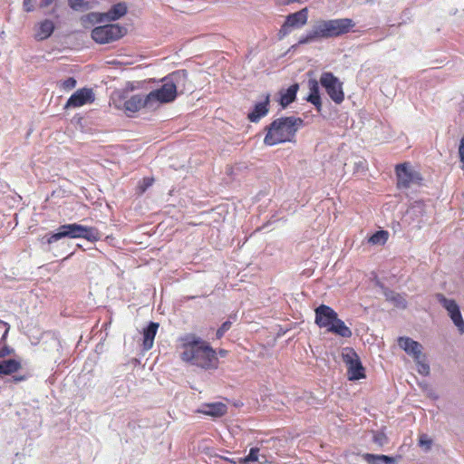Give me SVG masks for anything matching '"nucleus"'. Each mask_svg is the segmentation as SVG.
I'll list each match as a JSON object with an SVG mask.
<instances>
[{
    "label": "nucleus",
    "mask_w": 464,
    "mask_h": 464,
    "mask_svg": "<svg viewBox=\"0 0 464 464\" xmlns=\"http://www.w3.org/2000/svg\"><path fill=\"white\" fill-rule=\"evenodd\" d=\"M298 88V84L295 83L288 87L285 91H282L280 92L279 102L283 108L287 107L290 103H292L295 101Z\"/></svg>",
    "instance_id": "5701e85b"
},
{
    "label": "nucleus",
    "mask_w": 464,
    "mask_h": 464,
    "mask_svg": "<svg viewBox=\"0 0 464 464\" xmlns=\"http://www.w3.org/2000/svg\"><path fill=\"white\" fill-rule=\"evenodd\" d=\"M232 323L230 321H226L222 324V325L217 330L216 336L218 339H220L224 334L230 329Z\"/></svg>",
    "instance_id": "72a5a7b5"
},
{
    "label": "nucleus",
    "mask_w": 464,
    "mask_h": 464,
    "mask_svg": "<svg viewBox=\"0 0 464 464\" xmlns=\"http://www.w3.org/2000/svg\"><path fill=\"white\" fill-rule=\"evenodd\" d=\"M184 346H190L193 348L194 346H198V348H211L210 345L204 342L200 337L196 336L195 334H187L184 338Z\"/></svg>",
    "instance_id": "a878e982"
},
{
    "label": "nucleus",
    "mask_w": 464,
    "mask_h": 464,
    "mask_svg": "<svg viewBox=\"0 0 464 464\" xmlns=\"http://www.w3.org/2000/svg\"><path fill=\"white\" fill-rule=\"evenodd\" d=\"M363 459L367 464H393L394 459L387 455H375L366 453Z\"/></svg>",
    "instance_id": "393cba45"
},
{
    "label": "nucleus",
    "mask_w": 464,
    "mask_h": 464,
    "mask_svg": "<svg viewBox=\"0 0 464 464\" xmlns=\"http://www.w3.org/2000/svg\"><path fill=\"white\" fill-rule=\"evenodd\" d=\"M419 445L425 450H430L432 440L427 434H421L419 439Z\"/></svg>",
    "instance_id": "7c9ffc66"
},
{
    "label": "nucleus",
    "mask_w": 464,
    "mask_h": 464,
    "mask_svg": "<svg viewBox=\"0 0 464 464\" xmlns=\"http://www.w3.org/2000/svg\"><path fill=\"white\" fill-rule=\"evenodd\" d=\"M398 346L399 348L404 349V348H420V344L413 341L412 339L409 337H399L398 338Z\"/></svg>",
    "instance_id": "cd10ccee"
},
{
    "label": "nucleus",
    "mask_w": 464,
    "mask_h": 464,
    "mask_svg": "<svg viewBox=\"0 0 464 464\" xmlns=\"http://www.w3.org/2000/svg\"><path fill=\"white\" fill-rule=\"evenodd\" d=\"M153 179L146 178L142 181L141 191L144 192L147 188L152 185Z\"/></svg>",
    "instance_id": "79ce46f5"
},
{
    "label": "nucleus",
    "mask_w": 464,
    "mask_h": 464,
    "mask_svg": "<svg viewBox=\"0 0 464 464\" xmlns=\"http://www.w3.org/2000/svg\"><path fill=\"white\" fill-rule=\"evenodd\" d=\"M429 396H430V398L434 399V400L438 399V396H437L435 393H433V392H430V393L429 394Z\"/></svg>",
    "instance_id": "8fccbe9b"
},
{
    "label": "nucleus",
    "mask_w": 464,
    "mask_h": 464,
    "mask_svg": "<svg viewBox=\"0 0 464 464\" xmlns=\"http://www.w3.org/2000/svg\"><path fill=\"white\" fill-rule=\"evenodd\" d=\"M386 436L384 433H376L373 435V441L382 446L386 442Z\"/></svg>",
    "instance_id": "58836bf2"
},
{
    "label": "nucleus",
    "mask_w": 464,
    "mask_h": 464,
    "mask_svg": "<svg viewBox=\"0 0 464 464\" xmlns=\"http://www.w3.org/2000/svg\"><path fill=\"white\" fill-rule=\"evenodd\" d=\"M13 378L15 382H23L26 379L24 375L14 376Z\"/></svg>",
    "instance_id": "49530a36"
},
{
    "label": "nucleus",
    "mask_w": 464,
    "mask_h": 464,
    "mask_svg": "<svg viewBox=\"0 0 464 464\" xmlns=\"http://www.w3.org/2000/svg\"><path fill=\"white\" fill-rule=\"evenodd\" d=\"M126 29L116 24L97 26L92 31V38L98 44H104L121 38Z\"/></svg>",
    "instance_id": "6e6552de"
},
{
    "label": "nucleus",
    "mask_w": 464,
    "mask_h": 464,
    "mask_svg": "<svg viewBox=\"0 0 464 464\" xmlns=\"http://www.w3.org/2000/svg\"><path fill=\"white\" fill-rule=\"evenodd\" d=\"M94 101V93L92 89L82 88L77 90L67 101L64 108H78Z\"/></svg>",
    "instance_id": "4468645a"
},
{
    "label": "nucleus",
    "mask_w": 464,
    "mask_h": 464,
    "mask_svg": "<svg viewBox=\"0 0 464 464\" xmlns=\"http://www.w3.org/2000/svg\"><path fill=\"white\" fill-rule=\"evenodd\" d=\"M277 3L279 5H288L290 3H294V2H296L297 0H276Z\"/></svg>",
    "instance_id": "a18cd8bd"
},
{
    "label": "nucleus",
    "mask_w": 464,
    "mask_h": 464,
    "mask_svg": "<svg viewBox=\"0 0 464 464\" xmlns=\"http://www.w3.org/2000/svg\"><path fill=\"white\" fill-rule=\"evenodd\" d=\"M258 452L259 449L256 447L251 448L249 453L246 457L240 459V462H250V461H257L258 459Z\"/></svg>",
    "instance_id": "c756f323"
},
{
    "label": "nucleus",
    "mask_w": 464,
    "mask_h": 464,
    "mask_svg": "<svg viewBox=\"0 0 464 464\" xmlns=\"http://www.w3.org/2000/svg\"><path fill=\"white\" fill-rule=\"evenodd\" d=\"M314 312L315 323L320 328H325L328 332L343 338L352 336L351 329L338 318L337 313L330 306L321 304Z\"/></svg>",
    "instance_id": "7ed1b4c3"
},
{
    "label": "nucleus",
    "mask_w": 464,
    "mask_h": 464,
    "mask_svg": "<svg viewBox=\"0 0 464 464\" xmlns=\"http://www.w3.org/2000/svg\"><path fill=\"white\" fill-rule=\"evenodd\" d=\"M308 20V9L306 7L298 12L290 14L286 16L285 23L282 24L278 36L283 39L290 34L294 28H301L306 24Z\"/></svg>",
    "instance_id": "9b49d317"
},
{
    "label": "nucleus",
    "mask_w": 464,
    "mask_h": 464,
    "mask_svg": "<svg viewBox=\"0 0 464 464\" xmlns=\"http://www.w3.org/2000/svg\"><path fill=\"white\" fill-rule=\"evenodd\" d=\"M218 352H219V353H219V355H220L221 357H224V356H226L227 350L220 349V350H218Z\"/></svg>",
    "instance_id": "de8ad7c7"
},
{
    "label": "nucleus",
    "mask_w": 464,
    "mask_h": 464,
    "mask_svg": "<svg viewBox=\"0 0 464 464\" xmlns=\"http://www.w3.org/2000/svg\"><path fill=\"white\" fill-rule=\"evenodd\" d=\"M14 350H0V358L9 355Z\"/></svg>",
    "instance_id": "c03bdc74"
},
{
    "label": "nucleus",
    "mask_w": 464,
    "mask_h": 464,
    "mask_svg": "<svg viewBox=\"0 0 464 464\" xmlns=\"http://www.w3.org/2000/svg\"><path fill=\"white\" fill-rule=\"evenodd\" d=\"M69 6L75 11L88 9V3L85 0H68Z\"/></svg>",
    "instance_id": "c85d7f7f"
},
{
    "label": "nucleus",
    "mask_w": 464,
    "mask_h": 464,
    "mask_svg": "<svg viewBox=\"0 0 464 464\" xmlns=\"http://www.w3.org/2000/svg\"><path fill=\"white\" fill-rule=\"evenodd\" d=\"M63 237L84 238L96 242L101 238V235L94 227L72 223L60 226L56 233L46 235L44 238L48 245H51Z\"/></svg>",
    "instance_id": "20e7f679"
},
{
    "label": "nucleus",
    "mask_w": 464,
    "mask_h": 464,
    "mask_svg": "<svg viewBox=\"0 0 464 464\" xmlns=\"http://www.w3.org/2000/svg\"><path fill=\"white\" fill-rule=\"evenodd\" d=\"M9 327L6 323L0 321V341L5 340L8 334Z\"/></svg>",
    "instance_id": "4c0bfd02"
},
{
    "label": "nucleus",
    "mask_w": 464,
    "mask_h": 464,
    "mask_svg": "<svg viewBox=\"0 0 464 464\" xmlns=\"http://www.w3.org/2000/svg\"><path fill=\"white\" fill-rule=\"evenodd\" d=\"M54 23L50 19H44L35 26L34 38L44 41L49 38L54 31Z\"/></svg>",
    "instance_id": "a211bd4d"
},
{
    "label": "nucleus",
    "mask_w": 464,
    "mask_h": 464,
    "mask_svg": "<svg viewBox=\"0 0 464 464\" xmlns=\"http://www.w3.org/2000/svg\"><path fill=\"white\" fill-rule=\"evenodd\" d=\"M304 121L299 117H281L273 121L266 127L264 143L274 146L284 142H292L298 130L303 127Z\"/></svg>",
    "instance_id": "f257e3e1"
},
{
    "label": "nucleus",
    "mask_w": 464,
    "mask_h": 464,
    "mask_svg": "<svg viewBox=\"0 0 464 464\" xmlns=\"http://www.w3.org/2000/svg\"><path fill=\"white\" fill-rule=\"evenodd\" d=\"M23 9L27 13H31L34 10V7L32 4V0H24L23 2Z\"/></svg>",
    "instance_id": "ea45409f"
},
{
    "label": "nucleus",
    "mask_w": 464,
    "mask_h": 464,
    "mask_svg": "<svg viewBox=\"0 0 464 464\" xmlns=\"http://www.w3.org/2000/svg\"><path fill=\"white\" fill-rule=\"evenodd\" d=\"M440 304L447 310L450 319L460 334L464 333V320L462 318L459 306L453 299H448L443 295H437Z\"/></svg>",
    "instance_id": "f8f14e48"
},
{
    "label": "nucleus",
    "mask_w": 464,
    "mask_h": 464,
    "mask_svg": "<svg viewBox=\"0 0 464 464\" xmlns=\"http://www.w3.org/2000/svg\"><path fill=\"white\" fill-rule=\"evenodd\" d=\"M319 82L315 79H310L308 81V87L310 90V95H320L319 94Z\"/></svg>",
    "instance_id": "473e14b6"
},
{
    "label": "nucleus",
    "mask_w": 464,
    "mask_h": 464,
    "mask_svg": "<svg viewBox=\"0 0 464 464\" xmlns=\"http://www.w3.org/2000/svg\"><path fill=\"white\" fill-rule=\"evenodd\" d=\"M397 186L399 188H409L412 185H419L422 180L420 174L405 162L396 166Z\"/></svg>",
    "instance_id": "9d476101"
},
{
    "label": "nucleus",
    "mask_w": 464,
    "mask_h": 464,
    "mask_svg": "<svg viewBox=\"0 0 464 464\" xmlns=\"http://www.w3.org/2000/svg\"><path fill=\"white\" fill-rule=\"evenodd\" d=\"M160 324L158 323L150 322L149 325L143 330V346L144 348H152L154 338Z\"/></svg>",
    "instance_id": "4be33fe9"
},
{
    "label": "nucleus",
    "mask_w": 464,
    "mask_h": 464,
    "mask_svg": "<svg viewBox=\"0 0 464 464\" xmlns=\"http://www.w3.org/2000/svg\"><path fill=\"white\" fill-rule=\"evenodd\" d=\"M319 82L335 103L340 104L343 102L344 100L343 82L334 73L330 72H323Z\"/></svg>",
    "instance_id": "1a4fd4ad"
},
{
    "label": "nucleus",
    "mask_w": 464,
    "mask_h": 464,
    "mask_svg": "<svg viewBox=\"0 0 464 464\" xmlns=\"http://www.w3.org/2000/svg\"><path fill=\"white\" fill-rule=\"evenodd\" d=\"M270 96L266 94L264 101L257 102L252 111L247 115V119L251 122H258L261 118L265 117L268 113Z\"/></svg>",
    "instance_id": "dca6fc26"
},
{
    "label": "nucleus",
    "mask_w": 464,
    "mask_h": 464,
    "mask_svg": "<svg viewBox=\"0 0 464 464\" xmlns=\"http://www.w3.org/2000/svg\"><path fill=\"white\" fill-rule=\"evenodd\" d=\"M382 294L383 295L385 296L386 300L390 301V302H392V300L395 298V296L397 295L398 293H395L394 291L392 290H390L388 288H385L384 286L382 285Z\"/></svg>",
    "instance_id": "e433bc0d"
},
{
    "label": "nucleus",
    "mask_w": 464,
    "mask_h": 464,
    "mask_svg": "<svg viewBox=\"0 0 464 464\" xmlns=\"http://www.w3.org/2000/svg\"><path fill=\"white\" fill-rule=\"evenodd\" d=\"M128 7L127 5L123 2L117 3L111 6V8L105 14H91L92 16H104L108 21H116L121 17L124 16L127 14Z\"/></svg>",
    "instance_id": "6ab92c4d"
},
{
    "label": "nucleus",
    "mask_w": 464,
    "mask_h": 464,
    "mask_svg": "<svg viewBox=\"0 0 464 464\" xmlns=\"http://www.w3.org/2000/svg\"><path fill=\"white\" fill-rule=\"evenodd\" d=\"M141 108L149 109V102H147V95L142 96L136 94L131 96L124 102V109L126 111L136 112Z\"/></svg>",
    "instance_id": "aec40b11"
},
{
    "label": "nucleus",
    "mask_w": 464,
    "mask_h": 464,
    "mask_svg": "<svg viewBox=\"0 0 464 464\" xmlns=\"http://www.w3.org/2000/svg\"><path fill=\"white\" fill-rule=\"evenodd\" d=\"M389 233L385 230H379L369 237V243L372 245L382 246L388 240Z\"/></svg>",
    "instance_id": "bb28decb"
},
{
    "label": "nucleus",
    "mask_w": 464,
    "mask_h": 464,
    "mask_svg": "<svg viewBox=\"0 0 464 464\" xmlns=\"http://www.w3.org/2000/svg\"><path fill=\"white\" fill-rule=\"evenodd\" d=\"M317 39H321V34L318 29L317 24H315L313 28L306 33V34L300 37L298 43L294 44L291 49H295L299 44H306L314 42Z\"/></svg>",
    "instance_id": "b1692460"
},
{
    "label": "nucleus",
    "mask_w": 464,
    "mask_h": 464,
    "mask_svg": "<svg viewBox=\"0 0 464 464\" xmlns=\"http://www.w3.org/2000/svg\"><path fill=\"white\" fill-rule=\"evenodd\" d=\"M58 84L63 90L71 91L76 86V80L73 77H69L66 80L60 82Z\"/></svg>",
    "instance_id": "2f4dec72"
},
{
    "label": "nucleus",
    "mask_w": 464,
    "mask_h": 464,
    "mask_svg": "<svg viewBox=\"0 0 464 464\" xmlns=\"http://www.w3.org/2000/svg\"><path fill=\"white\" fill-rule=\"evenodd\" d=\"M392 303L399 308L404 309L407 306V302H406L404 296L400 294H397V295L395 296V298L392 300Z\"/></svg>",
    "instance_id": "f704fd0d"
},
{
    "label": "nucleus",
    "mask_w": 464,
    "mask_h": 464,
    "mask_svg": "<svg viewBox=\"0 0 464 464\" xmlns=\"http://www.w3.org/2000/svg\"><path fill=\"white\" fill-rule=\"evenodd\" d=\"M307 101L314 104L317 111L321 110L322 102L320 95H308Z\"/></svg>",
    "instance_id": "c9c22d12"
},
{
    "label": "nucleus",
    "mask_w": 464,
    "mask_h": 464,
    "mask_svg": "<svg viewBox=\"0 0 464 464\" xmlns=\"http://www.w3.org/2000/svg\"><path fill=\"white\" fill-rule=\"evenodd\" d=\"M198 412L211 417H221L227 411V407L225 403L218 401L212 403H205L198 410Z\"/></svg>",
    "instance_id": "f3484780"
},
{
    "label": "nucleus",
    "mask_w": 464,
    "mask_h": 464,
    "mask_svg": "<svg viewBox=\"0 0 464 464\" xmlns=\"http://www.w3.org/2000/svg\"><path fill=\"white\" fill-rule=\"evenodd\" d=\"M321 38H334L350 32L355 23L350 18L322 20L316 23Z\"/></svg>",
    "instance_id": "39448f33"
},
{
    "label": "nucleus",
    "mask_w": 464,
    "mask_h": 464,
    "mask_svg": "<svg viewBox=\"0 0 464 464\" xmlns=\"http://www.w3.org/2000/svg\"><path fill=\"white\" fill-rule=\"evenodd\" d=\"M426 214V204L421 201H414L407 209L404 220L410 225L412 224L417 227H420L424 222V216Z\"/></svg>",
    "instance_id": "ddd939ff"
},
{
    "label": "nucleus",
    "mask_w": 464,
    "mask_h": 464,
    "mask_svg": "<svg viewBox=\"0 0 464 464\" xmlns=\"http://www.w3.org/2000/svg\"><path fill=\"white\" fill-rule=\"evenodd\" d=\"M186 77L187 72L179 70L163 78L161 86L147 94L149 110H153L161 103L173 102L177 97L178 86Z\"/></svg>",
    "instance_id": "f03ea898"
},
{
    "label": "nucleus",
    "mask_w": 464,
    "mask_h": 464,
    "mask_svg": "<svg viewBox=\"0 0 464 464\" xmlns=\"http://www.w3.org/2000/svg\"><path fill=\"white\" fill-rule=\"evenodd\" d=\"M459 160L462 163V169H464V137L460 140V144L459 148Z\"/></svg>",
    "instance_id": "a19ab883"
},
{
    "label": "nucleus",
    "mask_w": 464,
    "mask_h": 464,
    "mask_svg": "<svg viewBox=\"0 0 464 464\" xmlns=\"http://www.w3.org/2000/svg\"><path fill=\"white\" fill-rule=\"evenodd\" d=\"M342 357L349 381L355 382L366 378L365 368L355 350H346V353H343Z\"/></svg>",
    "instance_id": "0eeeda50"
},
{
    "label": "nucleus",
    "mask_w": 464,
    "mask_h": 464,
    "mask_svg": "<svg viewBox=\"0 0 464 464\" xmlns=\"http://www.w3.org/2000/svg\"><path fill=\"white\" fill-rule=\"evenodd\" d=\"M407 354L413 359L417 365V371L420 374L427 376L430 374V362L427 355L422 350H404Z\"/></svg>",
    "instance_id": "2eb2a0df"
},
{
    "label": "nucleus",
    "mask_w": 464,
    "mask_h": 464,
    "mask_svg": "<svg viewBox=\"0 0 464 464\" xmlns=\"http://www.w3.org/2000/svg\"><path fill=\"white\" fill-rule=\"evenodd\" d=\"M364 163H365L364 161L360 160L358 163H356V165H357L358 167L364 168Z\"/></svg>",
    "instance_id": "09e8293b"
},
{
    "label": "nucleus",
    "mask_w": 464,
    "mask_h": 464,
    "mask_svg": "<svg viewBox=\"0 0 464 464\" xmlns=\"http://www.w3.org/2000/svg\"><path fill=\"white\" fill-rule=\"evenodd\" d=\"M55 0H42L40 3V7L45 8L51 5Z\"/></svg>",
    "instance_id": "37998d69"
},
{
    "label": "nucleus",
    "mask_w": 464,
    "mask_h": 464,
    "mask_svg": "<svg viewBox=\"0 0 464 464\" xmlns=\"http://www.w3.org/2000/svg\"><path fill=\"white\" fill-rule=\"evenodd\" d=\"M21 361L16 358L4 359L0 361V374L10 375L21 368Z\"/></svg>",
    "instance_id": "412c9836"
},
{
    "label": "nucleus",
    "mask_w": 464,
    "mask_h": 464,
    "mask_svg": "<svg viewBox=\"0 0 464 464\" xmlns=\"http://www.w3.org/2000/svg\"><path fill=\"white\" fill-rule=\"evenodd\" d=\"M184 362L201 368H217V350H184L180 354Z\"/></svg>",
    "instance_id": "423d86ee"
}]
</instances>
